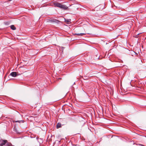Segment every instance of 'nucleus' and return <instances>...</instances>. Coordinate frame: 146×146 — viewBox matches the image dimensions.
I'll list each match as a JSON object with an SVG mask.
<instances>
[{
    "mask_svg": "<svg viewBox=\"0 0 146 146\" xmlns=\"http://www.w3.org/2000/svg\"><path fill=\"white\" fill-rule=\"evenodd\" d=\"M7 142V141L6 140H0V146H3L5 145Z\"/></svg>",
    "mask_w": 146,
    "mask_h": 146,
    "instance_id": "f257e3e1",
    "label": "nucleus"
},
{
    "mask_svg": "<svg viewBox=\"0 0 146 146\" xmlns=\"http://www.w3.org/2000/svg\"><path fill=\"white\" fill-rule=\"evenodd\" d=\"M54 5L55 6L58 7L60 8H61L62 5L60 3L57 2L54 3Z\"/></svg>",
    "mask_w": 146,
    "mask_h": 146,
    "instance_id": "f03ea898",
    "label": "nucleus"
},
{
    "mask_svg": "<svg viewBox=\"0 0 146 146\" xmlns=\"http://www.w3.org/2000/svg\"><path fill=\"white\" fill-rule=\"evenodd\" d=\"M54 5L55 6L58 7L60 8H61L62 5L60 3L57 2L54 3Z\"/></svg>",
    "mask_w": 146,
    "mask_h": 146,
    "instance_id": "7ed1b4c3",
    "label": "nucleus"
},
{
    "mask_svg": "<svg viewBox=\"0 0 146 146\" xmlns=\"http://www.w3.org/2000/svg\"><path fill=\"white\" fill-rule=\"evenodd\" d=\"M10 75L13 77H15L17 75V73L15 72H12L10 73Z\"/></svg>",
    "mask_w": 146,
    "mask_h": 146,
    "instance_id": "20e7f679",
    "label": "nucleus"
},
{
    "mask_svg": "<svg viewBox=\"0 0 146 146\" xmlns=\"http://www.w3.org/2000/svg\"><path fill=\"white\" fill-rule=\"evenodd\" d=\"M61 9L66 10L68 9V7L65 5H62Z\"/></svg>",
    "mask_w": 146,
    "mask_h": 146,
    "instance_id": "39448f33",
    "label": "nucleus"
},
{
    "mask_svg": "<svg viewBox=\"0 0 146 146\" xmlns=\"http://www.w3.org/2000/svg\"><path fill=\"white\" fill-rule=\"evenodd\" d=\"M86 33H75L74 34V35H77L78 36H83L85 35H86Z\"/></svg>",
    "mask_w": 146,
    "mask_h": 146,
    "instance_id": "423d86ee",
    "label": "nucleus"
},
{
    "mask_svg": "<svg viewBox=\"0 0 146 146\" xmlns=\"http://www.w3.org/2000/svg\"><path fill=\"white\" fill-rule=\"evenodd\" d=\"M61 127V125L60 123H57L56 125V128L58 129Z\"/></svg>",
    "mask_w": 146,
    "mask_h": 146,
    "instance_id": "0eeeda50",
    "label": "nucleus"
},
{
    "mask_svg": "<svg viewBox=\"0 0 146 146\" xmlns=\"http://www.w3.org/2000/svg\"><path fill=\"white\" fill-rule=\"evenodd\" d=\"M10 27L11 29L13 30H15L16 29V27L14 25H11V26Z\"/></svg>",
    "mask_w": 146,
    "mask_h": 146,
    "instance_id": "6e6552de",
    "label": "nucleus"
},
{
    "mask_svg": "<svg viewBox=\"0 0 146 146\" xmlns=\"http://www.w3.org/2000/svg\"><path fill=\"white\" fill-rule=\"evenodd\" d=\"M22 121L23 122V121H16V122H19V121Z\"/></svg>",
    "mask_w": 146,
    "mask_h": 146,
    "instance_id": "1a4fd4ad",
    "label": "nucleus"
},
{
    "mask_svg": "<svg viewBox=\"0 0 146 146\" xmlns=\"http://www.w3.org/2000/svg\"><path fill=\"white\" fill-rule=\"evenodd\" d=\"M101 5H99L98 6V7H101Z\"/></svg>",
    "mask_w": 146,
    "mask_h": 146,
    "instance_id": "9d476101",
    "label": "nucleus"
},
{
    "mask_svg": "<svg viewBox=\"0 0 146 146\" xmlns=\"http://www.w3.org/2000/svg\"><path fill=\"white\" fill-rule=\"evenodd\" d=\"M104 9V7H103L102 8H101L100 9Z\"/></svg>",
    "mask_w": 146,
    "mask_h": 146,
    "instance_id": "9b49d317",
    "label": "nucleus"
},
{
    "mask_svg": "<svg viewBox=\"0 0 146 146\" xmlns=\"http://www.w3.org/2000/svg\"><path fill=\"white\" fill-rule=\"evenodd\" d=\"M141 145V146H144V145H142L140 144V145Z\"/></svg>",
    "mask_w": 146,
    "mask_h": 146,
    "instance_id": "f8f14e48",
    "label": "nucleus"
}]
</instances>
